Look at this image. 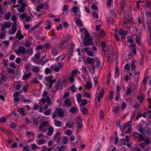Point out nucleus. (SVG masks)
I'll return each instance as SVG.
<instances>
[{"label":"nucleus","instance_id":"obj_1","mask_svg":"<svg viewBox=\"0 0 151 151\" xmlns=\"http://www.w3.org/2000/svg\"><path fill=\"white\" fill-rule=\"evenodd\" d=\"M65 80V78L62 77L60 78L59 81H57L55 83V87L52 91V92L53 93H55L59 88V87H60V89H61L62 88V85Z\"/></svg>","mask_w":151,"mask_h":151},{"label":"nucleus","instance_id":"obj_2","mask_svg":"<svg viewBox=\"0 0 151 151\" xmlns=\"http://www.w3.org/2000/svg\"><path fill=\"white\" fill-rule=\"evenodd\" d=\"M68 40H62L60 44L59 48L60 49H65L68 45Z\"/></svg>","mask_w":151,"mask_h":151},{"label":"nucleus","instance_id":"obj_3","mask_svg":"<svg viewBox=\"0 0 151 151\" xmlns=\"http://www.w3.org/2000/svg\"><path fill=\"white\" fill-rule=\"evenodd\" d=\"M83 41V46H88L90 45H92L93 44V42L90 38H84Z\"/></svg>","mask_w":151,"mask_h":151},{"label":"nucleus","instance_id":"obj_4","mask_svg":"<svg viewBox=\"0 0 151 151\" xmlns=\"http://www.w3.org/2000/svg\"><path fill=\"white\" fill-rule=\"evenodd\" d=\"M49 126V123L45 121H43L39 126V129H41L43 128L44 127H47Z\"/></svg>","mask_w":151,"mask_h":151},{"label":"nucleus","instance_id":"obj_5","mask_svg":"<svg viewBox=\"0 0 151 151\" xmlns=\"http://www.w3.org/2000/svg\"><path fill=\"white\" fill-rule=\"evenodd\" d=\"M57 114L59 116L62 118L63 117L65 116L62 109H58Z\"/></svg>","mask_w":151,"mask_h":151},{"label":"nucleus","instance_id":"obj_6","mask_svg":"<svg viewBox=\"0 0 151 151\" xmlns=\"http://www.w3.org/2000/svg\"><path fill=\"white\" fill-rule=\"evenodd\" d=\"M53 128L51 126H50L48 129V132L47 133V134L48 136L52 135L53 132Z\"/></svg>","mask_w":151,"mask_h":151},{"label":"nucleus","instance_id":"obj_7","mask_svg":"<svg viewBox=\"0 0 151 151\" xmlns=\"http://www.w3.org/2000/svg\"><path fill=\"white\" fill-rule=\"evenodd\" d=\"M19 52L23 54H24L26 52L25 48L23 46H20L19 48Z\"/></svg>","mask_w":151,"mask_h":151},{"label":"nucleus","instance_id":"obj_8","mask_svg":"<svg viewBox=\"0 0 151 151\" xmlns=\"http://www.w3.org/2000/svg\"><path fill=\"white\" fill-rule=\"evenodd\" d=\"M86 63L88 64H92L94 62V60L93 59L90 57H87L86 59Z\"/></svg>","mask_w":151,"mask_h":151},{"label":"nucleus","instance_id":"obj_9","mask_svg":"<svg viewBox=\"0 0 151 151\" xmlns=\"http://www.w3.org/2000/svg\"><path fill=\"white\" fill-rule=\"evenodd\" d=\"M104 90L103 88H102L100 90V92L98 93V96L96 97L100 98H102L104 96Z\"/></svg>","mask_w":151,"mask_h":151},{"label":"nucleus","instance_id":"obj_10","mask_svg":"<svg viewBox=\"0 0 151 151\" xmlns=\"http://www.w3.org/2000/svg\"><path fill=\"white\" fill-rule=\"evenodd\" d=\"M65 105H68V106L70 107L72 105V103L70 102V100L69 98H66L65 99Z\"/></svg>","mask_w":151,"mask_h":151},{"label":"nucleus","instance_id":"obj_11","mask_svg":"<svg viewBox=\"0 0 151 151\" xmlns=\"http://www.w3.org/2000/svg\"><path fill=\"white\" fill-rule=\"evenodd\" d=\"M81 112L84 114L87 115L88 112L87 108L86 107H83L81 110Z\"/></svg>","mask_w":151,"mask_h":151},{"label":"nucleus","instance_id":"obj_12","mask_svg":"<svg viewBox=\"0 0 151 151\" xmlns=\"http://www.w3.org/2000/svg\"><path fill=\"white\" fill-rule=\"evenodd\" d=\"M124 18L127 20L129 21L131 20L132 19L131 17V16L129 15H127L125 12L124 13Z\"/></svg>","mask_w":151,"mask_h":151},{"label":"nucleus","instance_id":"obj_13","mask_svg":"<svg viewBox=\"0 0 151 151\" xmlns=\"http://www.w3.org/2000/svg\"><path fill=\"white\" fill-rule=\"evenodd\" d=\"M66 147L65 146H62L60 147H58L56 149L57 150V151H63L65 150V148Z\"/></svg>","mask_w":151,"mask_h":151},{"label":"nucleus","instance_id":"obj_14","mask_svg":"<svg viewBox=\"0 0 151 151\" xmlns=\"http://www.w3.org/2000/svg\"><path fill=\"white\" fill-rule=\"evenodd\" d=\"M65 58V56L64 55H62L59 56L56 59V61H59L60 62L62 61Z\"/></svg>","mask_w":151,"mask_h":151},{"label":"nucleus","instance_id":"obj_15","mask_svg":"<svg viewBox=\"0 0 151 151\" xmlns=\"http://www.w3.org/2000/svg\"><path fill=\"white\" fill-rule=\"evenodd\" d=\"M75 123L74 122H68L66 124L67 126L69 128H71L74 126Z\"/></svg>","mask_w":151,"mask_h":151},{"label":"nucleus","instance_id":"obj_16","mask_svg":"<svg viewBox=\"0 0 151 151\" xmlns=\"http://www.w3.org/2000/svg\"><path fill=\"white\" fill-rule=\"evenodd\" d=\"M44 6V5L42 4H40L39 5L37 6L36 11L37 12H40V10Z\"/></svg>","mask_w":151,"mask_h":151},{"label":"nucleus","instance_id":"obj_17","mask_svg":"<svg viewBox=\"0 0 151 151\" xmlns=\"http://www.w3.org/2000/svg\"><path fill=\"white\" fill-rule=\"evenodd\" d=\"M76 23L77 25L80 26L81 27L83 26V24L82 23V22L79 18H78V19L76 20Z\"/></svg>","mask_w":151,"mask_h":151},{"label":"nucleus","instance_id":"obj_18","mask_svg":"<svg viewBox=\"0 0 151 151\" xmlns=\"http://www.w3.org/2000/svg\"><path fill=\"white\" fill-rule=\"evenodd\" d=\"M32 74V73H29L27 75H24L22 77L23 79L24 80H26L27 78L30 77Z\"/></svg>","mask_w":151,"mask_h":151},{"label":"nucleus","instance_id":"obj_19","mask_svg":"<svg viewBox=\"0 0 151 151\" xmlns=\"http://www.w3.org/2000/svg\"><path fill=\"white\" fill-rule=\"evenodd\" d=\"M17 30L16 27H12V32L9 30V34H14L16 32Z\"/></svg>","mask_w":151,"mask_h":151},{"label":"nucleus","instance_id":"obj_20","mask_svg":"<svg viewBox=\"0 0 151 151\" xmlns=\"http://www.w3.org/2000/svg\"><path fill=\"white\" fill-rule=\"evenodd\" d=\"M137 99L139 100V102L140 103H142L143 101L144 100V95L143 94H142L140 96H138Z\"/></svg>","mask_w":151,"mask_h":151},{"label":"nucleus","instance_id":"obj_21","mask_svg":"<svg viewBox=\"0 0 151 151\" xmlns=\"http://www.w3.org/2000/svg\"><path fill=\"white\" fill-rule=\"evenodd\" d=\"M77 70H74L72 71L71 72L70 76H71L72 77H74L77 74Z\"/></svg>","mask_w":151,"mask_h":151},{"label":"nucleus","instance_id":"obj_22","mask_svg":"<svg viewBox=\"0 0 151 151\" xmlns=\"http://www.w3.org/2000/svg\"><path fill=\"white\" fill-rule=\"evenodd\" d=\"M18 111L19 114H25L24 113L25 109L24 108H22L19 109L18 110Z\"/></svg>","mask_w":151,"mask_h":151},{"label":"nucleus","instance_id":"obj_23","mask_svg":"<svg viewBox=\"0 0 151 151\" xmlns=\"http://www.w3.org/2000/svg\"><path fill=\"white\" fill-rule=\"evenodd\" d=\"M90 73L92 74H94L95 73V69L94 66L93 65H91L90 69Z\"/></svg>","mask_w":151,"mask_h":151},{"label":"nucleus","instance_id":"obj_24","mask_svg":"<svg viewBox=\"0 0 151 151\" xmlns=\"http://www.w3.org/2000/svg\"><path fill=\"white\" fill-rule=\"evenodd\" d=\"M77 109V108L76 106H73L71 108L70 110L71 113H75Z\"/></svg>","mask_w":151,"mask_h":151},{"label":"nucleus","instance_id":"obj_25","mask_svg":"<svg viewBox=\"0 0 151 151\" xmlns=\"http://www.w3.org/2000/svg\"><path fill=\"white\" fill-rule=\"evenodd\" d=\"M44 47L46 49L51 48L52 47L50 45V44L49 43H45L44 46Z\"/></svg>","mask_w":151,"mask_h":151},{"label":"nucleus","instance_id":"obj_26","mask_svg":"<svg viewBox=\"0 0 151 151\" xmlns=\"http://www.w3.org/2000/svg\"><path fill=\"white\" fill-rule=\"evenodd\" d=\"M11 16V13L9 12H8L7 14H5L4 17L6 19L8 20L10 19Z\"/></svg>","mask_w":151,"mask_h":151},{"label":"nucleus","instance_id":"obj_27","mask_svg":"<svg viewBox=\"0 0 151 151\" xmlns=\"http://www.w3.org/2000/svg\"><path fill=\"white\" fill-rule=\"evenodd\" d=\"M82 121V119L80 117H78L76 119V122L77 124H81Z\"/></svg>","mask_w":151,"mask_h":151},{"label":"nucleus","instance_id":"obj_28","mask_svg":"<svg viewBox=\"0 0 151 151\" xmlns=\"http://www.w3.org/2000/svg\"><path fill=\"white\" fill-rule=\"evenodd\" d=\"M84 35H85L84 38H90V35L87 31L86 30L84 32Z\"/></svg>","mask_w":151,"mask_h":151},{"label":"nucleus","instance_id":"obj_29","mask_svg":"<svg viewBox=\"0 0 151 151\" xmlns=\"http://www.w3.org/2000/svg\"><path fill=\"white\" fill-rule=\"evenodd\" d=\"M139 136L138 139L139 141H141L142 140H143L144 139L145 137L142 134H140Z\"/></svg>","mask_w":151,"mask_h":151},{"label":"nucleus","instance_id":"obj_30","mask_svg":"<svg viewBox=\"0 0 151 151\" xmlns=\"http://www.w3.org/2000/svg\"><path fill=\"white\" fill-rule=\"evenodd\" d=\"M92 84L91 82H88L86 84V87L87 89H89L91 88Z\"/></svg>","mask_w":151,"mask_h":151},{"label":"nucleus","instance_id":"obj_31","mask_svg":"<svg viewBox=\"0 0 151 151\" xmlns=\"http://www.w3.org/2000/svg\"><path fill=\"white\" fill-rule=\"evenodd\" d=\"M40 70L39 68L38 67H34L32 70L35 73H37Z\"/></svg>","mask_w":151,"mask_h":151},{"label":"nucleus","instance_id":"obj_32","mask_svg":"<svg viewBox=\"0 0 151 151\" xmlns=\"http://www.w3.org/2000/svg\"><path fill=\"white\" fill-rule=\"evenodd\" d=\"M81 95L80 94H78L77 96V100L78 103H80L81 101Z\"/></svg>","mask_w":151,"mask_h":151},{"label":"nucleus","instance_id":"obj_33","mask_svg":"<svg viewBox=\"0 0 151 151\" xmlns=\"http://www.w3.org/2000/svg\"><path fill=\"white\" fill-rule=\"evenodd\" d=\"M52 55H56L57 54V50L55 48H53L51 52Z\"/></svg>","mask_w":151,"mask_h":151},{"label":"nucleus","instance_id":"obj_34","mask_svg":"<svg viewBox=\"0 0 151 151\" xmlns=\"http://www.w3.org/2000/svg\"><path fill=\"white\" fill-rule=\"evenodd\" d=\"M87 104V100L86 99H85L82 100L81 104V105L82 106H85Z\"/></svg>","mask_w":151,"mask_h":151},{"label":"nucleus","instance_id":"obj_35","mask_svg":"<svg viewBox=\"0 0 151 151\" xmlns=\"http://www.w3.org/2000/svg\"><path fill=\"white\" fill-rule=\"evenodd\" d=\"M29 147L27 145L24 147L23 148V151H29Z\"/></svg>","mask_w":151,"mask_h":151},{"label":"nucleus","instance_id":"obj_36","mask_svg":"<svg viewBox=\"0 0 151 151\" xmlns=\"http://www.w3.org/2000/svg\"><path fill=\"white\" fill-rule=\"evenodd\" d=\"M78 10H79V8L77 6L73 7L72 8V10L74 12H76Z\"/></svg>","mask_w":151,"mask_h":151},{"label":"nucleus","instance_id":"obj_37","mask_svg":"<svg viewBox=\"0 0 151 151\" xmlns=\"http://www.w3.org/2000/svg\"><path fill=\"white\" fill-rule=\"evenodd\" d=\"M68 6L67 5H65L63 6L62 10L63 12H65L68 9Z\"/></svg>","mask_w":151,"mask_h":151},{"label":"nucleus","instance_id":"obj_38","mask_svg":"<svg viewBox=\"0 0 151 151\" xmlns=\"http://www.w3.org/2000/svg\"><path fill=\"white\" fill-rule=\"evenodd\" d=\"M12 24V22H10L6 23L4 24V25L5 26V27L6 28H9Z\"/></svg>","mask_w":151,"mask_h":151},{"label":"nucleus","instance_id":"obj_39","mask_svg":"<svg viewBox=\"0 0 151 151\" xmlns=\"http://www.w3.org/2000/svg\"><path fill=\"white\" fill-rule=\"evenodd\" d=\"M60 132H58L56 133L54 136V138L55 139H57L60 136Z\"/></svg>","mask_w":151,"mask_h":151},{"label":"nucleus","instance_id":"obj_40","mask_svg":"<svg viewBox=\"0 0 151 151\" xmlns=\"http://www.w3.org/2000/svg\"><path fill=\"white\" fill-rule=\"evenodd\" d=\"M40 52H37L35 54V57L36 59L38 60L40 58Z\"/></svg>","mask_w":151,"mask_h":151},{"label":"nucleus","instance_id":"obj_41","mask_svg":"<svg viewBox=\"0 0 151 151\" xmlns=\"http://www.w3.org/2000/svg\"><path fill=\"white\" fill-rule=\"evenodd\" d=\"M131 67L132 69L134 70L136 69V66L135 65V63L134 62H132L131 64Z\"/></svg>","mask_w":151,"mask_h":151},{"label":"nucleus","instance_id":"obj_42","mask_svg":"<svg viewBox=\"0 0 151 151\" xmlns=\"http://www.w3.org/2000/svg\"><path fill=\"white\" fill-rule=\"evenodd\" d=\"M45 140L43 139H42L38 141V142L37 143V144L38 145H41L45 143Z\"/></svg>","mask_w":151,"mask_h":151},{"label":"nucleus","instance_id":"obj_43","mask_svg":"<svg viewBox=\"0 0 151 151\" xmlns=\"http://www.w3.org/2000/svg\"><path fill=\"white\" fill-rule=\"evenodd\" d=\"M119 110V106H117L115 107L113 111L114 112L115 114H116Z\"/></svg>","mask_w":151,"mask_h":151},{"label":"nucleus","instance_id":"obj_44","mask_svg":"<svg viewBox=\"0 0 151 151\" xmlns=\"http://www.w3.org/2000/svg\"><path fill=\"white\" fill-rule=\"evenodd\" d=\"M45 73L46 74H47L48 73H51L52 71L51 70L49 69L48 68H47L45 69Z\"/></svg>","mask_w":151,"mask_h":151},{"label":"nucleus","instance_id":"obj_45","mask_svg":"<svg viewBox=\"0 0 151 151\" xmlns=\"http://www.w3.org/2000/svg\"><path fill=\"white\" fill-rule=\"evenodd\" d=\"M136 42L138 45H140L141 43V41H140L139 38L137 37L135 38Z\"/></svg>","mask_w":151,"mask_h":151},{"label":"nucleus","instance_id":"obj_46","mask_svg":"<svg viewBox=\"0 0 151 151\" xmlns=\"http://www.w3.org/2000/svg\"><path fill=\"white\" fill-rule=\"evenodd\" d=\"M115 69H116V72H115V74L116 75H115V76H118L119 75V68L118 66H116L115 67Z\"/></svg>","mask_w":151,"mask_h":151},{"label":"nucleus","instance_id":"obj_47","mask_svg":"<svg viewBox=\"0 0 151 151\" xmlns=\"http://www.w3.org/2000/svg\"><path fill=\"white\" fill-rule=\"evenodd\" d=\"M17 126V124L13 123L10 125V127L12 129H14L16 128Z\"/></svg>","mask_w":151,"mask_h":151},{"label":"nucleus","instance_id":"obj_48","mask_svg":"<svg viewBox=\"0 0 151 151\" xmlns=\"http://www.w3.org/2000/svg\"><path fill=\"white\" fill-rule=\"evenodd\" d=\"M140 105L139 103H136L134 106V107L136 109H139Z\"/></svg>","mask_w":151,"mask_h":151},{"label":"nucleus","instance_id":"obj_49","mask_svg":"<svg viewBox=\"0 0 151 151\" xmlns=\"http://www.w3.org/2000/svg\"><path fill=\"white\" fill-rule=\"evenodd\" d=\"M119 142L122 145H125L126 144L125 140L124 139H120Z\"/></svg>","mask_w":151,"mask_h":151},{"label":"nucleus","instance_id":"obj_50","mask_svg":"<svg viewBox=\"0 0 151 151\" xmlns=\"http://www.w3.org/2000/svg\"><path fill=\"white\" fill-rule=\"evenodd\" d=\"M25 45L27 47H29L31 46V44L29 40H27L25 42Z\"/></svg>","mask_w":151,"mask_h":151},{"label":"nucleus","instance_id":"obj_51","mask_svg":"<svg viewBox=\"0 0 151 151\" xmlns=\"http://www.w3.org/2000/svg\"><path fill=\"white\" fill-rule=\"evenodd\" d=\"M68 138L67 137H65L63 139V143L64 144H67L68 143Z\"/></svg>","mask_w":151,"mask_h":151},{"label":"nucleus","instance_id":"obj_52","mask_svg":"<svg viewBox=\"0 0 151 151\" xmlns=\"http://www.w3.org/2000/svg\"><path fill=\"white\" fill-rule=\"evenodd\" d=\"M6 119L5 117H2L0 119V121L2 123H4L6 122Z\"/></svg>","mask_w":151,"mask_h":151},{"label":"nucleus","instance_id":"obj_53","mask_svg":"<svg viewBox=\"0 0 151 151\" xmlns=\"http://www.w3.org/2000/svg\"><path fill=\"white\" fill-rule=\"evenodd\" d=\"M87 54L88 55L90 56H92L93 55V52L91 51H89L87 52Z\"/></svg>","mask_w":151,"mask_h":151},{"label":"nucleus","instance_id":"obj_54","mask_svg":"<svg viewBox=\"0 0 151 151\" xmlns=\"http://www.w3.org/2000/svg\"><path fill=\"white\" fill-rule=\"evenodd\" d=\"M31 148L32 150H35L37 149V146L35 144H33L32 145Z\"/></svg>","mask_w":151,"mask_h":151},{"label":"nucleus","instance_id":"obj_55","mask_svg":"<svg viewBox=\"0 0 151 151\" xmlns=\"http://www.w3.org/2000/svg\"><path fill=\"white\" fill-rule=\"evenodd\" d=\"M50 113V109L46 110L44 112V114L46 115H49Z\"/></svg>","mask_w":151,"mask_h":151},{"label":"nucleus","instance_id":"obj_56","mask_svg":"<svg viewBox=\"0 0 151 151\" xmlns=\"http://www.w3.org/2000/svg\"><path fill=\"white\" fill-rule=\"evenodd\" d=\"M1 78L2 81H6V79L5 80V79L6 78V76L4 74L2 75Z\"/></svg>","mask_w":151,"mask_h":151},{"label":"nucleus","instance_id":"obj_57","mask_svg":"<svg viewBox=\"0 0 151 151\" xmlns=\"http://www.w3.org/2000/svg\"><path fill=\"white\" fill-rule=\"evenodd\" d=\"M100 119H102V118L104 116V114L103 113V112L102 110H101L100 111Z\"/></svg>","mask_w":151,"mask_h":151},{"label":"nucleus","instance_id":"obj_58","mask_svg":"<svg viewBox=\"0 0 151 151\" xmlns=\"http://www.w3.org/2000/svg\"><path fill=\"white\" fill-rule=\"evenodd\" d=\"M93 15L95 17L96 19H98L99 17V15L96 12H93Z\"/></svg>","mask_w":151,"mask_h":151},{"label":"nucleus","instance_id":"obj_59","mask_svg":"<svg viewBox=\"0 0 151 151\" xmlns=\"http://www.w3.org/2000/svg\"><path fill=\"white\" fill-rule=\"evenodd\" d=\"M74 77H72L70 75L69 78L68 80L70 81V82L72 83L74 82Z\"/></svg>","mask_w":151,"mask_h":151},{"label":"nucleus","instance_id":"obj_60","mask_svg":"<svg viewBox=\"0 0 151 151\" xmlns=\"http://www.w3.org/2000/svg\"><path fill=\"white\" fill-rule=\"evenodd\" d=\"M39 82V81H38L36 78H35L34 79V80L33 81H31V83H34V84H37Z\"/></svg>","mask_w":151,"mask_h":151},{"label":"nucleus","instance_id":"obj_61","mask_svg":"<svg viewBox=\"0 0 151 151\" xmlns=\"http://www.w3.org/2000/svg\"><path fill=\"white\" fill-rule=\"evenodd\" d=\"M112 1L113 0H107L106 3L107 5L109 7L111 5V2H112Z\"/></svg>","mask_w":151,"mask_h":151},{"label":"nucleus","instance_id":"obj_62","mask_svg":"<svg viewBox=\"0 0 151 151\" xmlns=\"http://www.w3.org/2000/svg\"><path fill=\"white\" fill-rule=\"evenodd\" d=\"M132 89H131V88H129L127 89V90L126 92V94L128 95V94H129L131 93H132Z\"/></svg>","mask_w":151,"mask_h":151},{"label":"nucleus","instance_id":"obj_63","mask_svg":"<svg viewBox=\"0 0 151 151\" xmlns=\"http://www.w3.org/2000/svg\"><path fill=\"white\" fill-rule=\"evenodd\" d=\"M82 70H83L82 72L83 73H86L88 71H87V68H86V67H85L84 66H82Z\"/></svg>","mask_w":151,"mask_h":151},{"label":"nucleus","instance_id":"obj_64","mask_svg":"<svg viewBox=\"0 0 151 151\" xmlns=\"http://www.w3.org/2000/svg\"><path fill=\"white\" fill-rule=\"evenodd\" d=\"M55 124L57 126L60 127L61 125V122L59 121H58L55 123Z\"/></svg>","mask_w":151,"mask_h":151}]
</instances>
